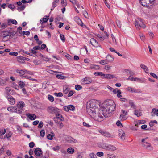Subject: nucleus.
<instances>
[{
    "mask_svg": "<svg viewBox=\"0 0 158 158\" xmlns=\"http://www.w3.org/2000/svg\"><path fill=\"white\" fill-rule=\"evenodd\" d=\"M99 106V102L98 101L95 99L91 100L87 104V112L92 118L99 117L102 118L103 116L100 114V110L98 112L99 113H97L98 110V107Z\"/></svg>",
    "mask_w": 158,
    "mask_h": 158,
    "instance_id": "f257e3e1",
    "label": "nucleus"
},
{
    "mask_svg": "<svg viewBox=\"0 0 158 158\" xmlns=\"http://www.w3.org/2000/svg\"><path fill=\"white\" fill-rule=\"evenodd\" d=\"M116 105L114 102L112 100H109L105 102L103 104L101 110H99V113H102L103 116H105L114 110Z\"/></svg>",
    "mask_w": 158,
    "mask_h": 158,
    "instance_id": "f03ea898",
    "label": "nucleus"
},
{
    "mask_svg": "<svg viewBox=\"0 0 158 158\" xmlns=\"http://www.w3.org/2000/svg\"><path fill=\"white\" fill-rule=\"evenodd\" d=\"M90 43L91 44L96 48L95 51L98 52L102 51L103 50L102 48L97 42V40L94 38H92L90 40Z\"/></svg>",
    "mask_w": 158,
    "mask_h": 158,
    "instance_id": "7ed1b4c3",
    "label": "nucleus"
},
{
    "mask_svg": "<svg viewBox=\"0 0 158 158\" xmlns=\"http://www.w3.org/2000/svg\"><path fill=\"white\" fill-rule=\"evenodd\" d=\"M25 104L23 101H19L16 104L17 109L18 110L17 113L21 114L23 110V108L25 107Z\"/></svg>",
    "mask_w": 158,
    "mask_h": 158,
    "instance_id": "20e7f679",
    "label": "nucleus"
},
{
    "mask_svg": "<svg viewBox=\"0 0 158 158\" xmlns=\"http://www.w3.org/2000/svg\"><path fill=\"white\" fill-rule=\"evenodd\" d=\"M34 152L35 155L37 156V158L40 157V156L42 155L43 153L41 149L39 148H36L34 150Z\"/></svg>",
    "mask_w": 158,
    "mask_h": 158,
    "instance_id": "39448f33",
    "label": "nucleus"
},
{
    "mask_svg": "<svg viewBox=\"0 0 158 158\" xmlns=\"http://www.w3.org/2000/svg\"><path fill=\"white\" fill-rule=\"evenodd\" d=\"M92 81L91 78L86 77L82 80L81 83L82 84L84 85L88 84L92 82Z\"/></svg>",
    "mask_w": 158,
    "mask_h": 158,
    "instance_id": "423d86ee",
    "label": "nucleus"
},
{
    "mask_svg": "<svg viewBox=\"0 0 158 158\" xmlns=\"http://www.w3.org/2000/svg\"><path fill=\"white\" fill-rule=\"evenodd\" d=\"M127 91L131 93H140L141 92L140 90L139 89H135L132 88L130 87H128L126 88Z\"/></svg>",
    "mask_w": 158,
    "mask_h": 158,
    "instance_id": "0eeeda50",
    "label": "nucleus"
},
{
    "mask_svg": "<svg viewBox=\"0 0 158 158\" xmlns=\"http://www.w3.org/2000/svg\"><path fill=\"white\" fill-rule=\"evenodd\" d=\"M119 136L123 140L125 139V134L124 131L120 129L119 130Z\"/></svg>",
    "mask_w": 158,
    "mask_h": 158,
    "instance_id": "6e6552de",
    "label": "nucleus"
},
{
    "mask_svg": "<svg viewBox=\"0 0 158 158\" xmlns=\"http://www.w3.org/2000/svg\"><path fill=\"white\" fill-rule=\"evenodd\" d=\"M74 20L78 25H80L82 27L83 26H85L81 20L78 16H76L74 18Z\"/></svg>",
    "mask_w": 158,
    "mask_h": 158,
    "instance_id": "1a4fd4ad",
    "label": "nucleus"
},
{
    "mask_svg": "<svg viewBox=\"0 0 158 158\" xmlns=\"http://www.w3.org/2000/svg\"><path fill=\"white\" fill-rule=\"evenodd\" d=\"M143 146L147 148L148 149L150 150H152L153 149V148L151 146V144L146 142H144L142 144Z\"/></svg>",
    "mask_w": 158,
    "mask_h": 158,
    "instance_id": "9d476101",
    "label": "nucleus"
},
{
    "mask_svg": "<svg viewBox=\"0 0 158 158\" xmlns=\"http://www.w3.org/2000/svg\"><path fill=\"white\" fill-rule=\"evenodd\" d=\"M6 98L10 102L11 105H13L15 103V100L14 98L11 95H8L6 96Z\"/></svg>",
    "mask_w": 158,
    "mask_h": 158,
    "instance_id": "9b49d317",
    "label": "nucleus"
},
{
    "mask_svg": "<svg viewBox=\"0 0 158 158\" xmlns=\"http://www.w3.org/2000/svg\"><path fill=\"white\" fill-rule=\"evenodd\" d=\"M26 115L27 118H29L31 120H35L36 118V116L34 114H31L29 113H27Z\"/></svg>",
    "mask_w": 158,
    "mask_h": 158,
    "instance_id": "f8f14e48",
    "label": "nucleus"
},
{
    "mask_svg": "<svg viewBox=\"0 0 158 158\" xmlns=\"http://www.w3.org/2000/svg\"><path fill=\"white\" fill-rule=\"evenodd\" d=\"M48 111L49 112L52 113L57 114L58 110L56 108L53 107H51L48 108Z\"/></svg>",
    "mask_w": 158,
    "mask_h": 158,
    "instance_id": "ddd939ff",
    "label": "nucleus"
},
{
    "mask_svg": "<svg viewBox=\"0 0 158 158\" xmlns=\"http://www.w3.org/2000/svg\"><path fill=\"white\" fill-rule=\"evenodd\" d=\"M109 145V144L105 143H100L99 144V147L103 149L107 150L108 148Z\"/></svg>",
    "mask_w": 158,
    "mask_h": 158,
    "instance_id": "4468645a",
    "label": "nucleus"
},
{
    "mask_svg": "<svg viewBox=\"0 0 158 158\" xmlns=\"http://www.w3.org/2000/svg\"><path fill=\"white\" fill-rule=\"evenodd\" d=\"M7 110L11 112H16L17 113V110L16 108L14 106L9 107H8Z\"/></svg>",
    "mask_w": 158,
    "mask_h": 158,
    "instance_id": "2eb2a0df",
    "label": "nucleus"
},
{
    "mask_svg": "<svg viewBox=\"0 0 158 158\" xmlns=\"http://www.w3.org/2000/svg\"><path fill=\"white\" fill-rule=\"evenodd\" d=\"M15 71L16 73H18L19 74V75L22 77L23 76H24V69L21 70L19 69H17L15 70Z\"/></svg>",
    "mask_w": 158,
    "mask_h": 158,
    "instance_id": "dca6fc26",
    "label": "nucleus"
},
{
    "mask_svg": "<svg viewBox=\"0 0 158 158\" xmlns=\"http://www.w3.org/2000/svg\"><path fill=\"white\" fill-rule=\"evenodd\" d=\"M3 39H6V41L10 39L11 37V35H9L7 33H4L3 34Z\"/></svg>",
    "mask_w": 158,
    "mask_h": 158,
    "instance_id": "f3484780",
    "label": "nucleus"
},
{
    "mask_svg": "<svg viewBox=\"0 0 158 158\" xmlns=\"http://www.w3.org/2000/svg\"><path fill=\"white\" fill-rule=\"evenodd\" d=\"M55 119H59L60 121H62L64 120V119L63 118L62 116L59 114H56V117L54 118V119L55 121Z\"/></svg>",
    "mask_w": 158,
    "mask_h": 158,
    "instance_id": "a211bd4d",
    "label": "nucleus"
},
{
    "mask_svg": "<svg viewBox=\"0 0 158 158\" xmlns=\"http://www.w3.org/2000/svg\"><path fill=\"white\" fill-rule=\"evenodd\" d=\"M90 68L92 69L98 70L99 69L100 67L98 65L92 64L90 65Z\"/></svg>",
    "mask_w": 158,
    "mask_h": 158,
    "instance_id": "6ab92c4d",
    "label": "nucleus"
},
{
    "mask_svg": "<svg viewBox=\"0 0 158 158\" xmlns=\"http://www.w3.org/2000/svg\"><path fill=\"white\" fill-rule=\"evenodd\" d=\"M116 149L117 148L115 147L114 145L109 144L108 148L107 150L114 151L116 150Z\"/></svg>",
    "mask_w": 158,
    "mask_h": 158,
    "instance_id": "aec40b11",
    "label": "nucleus"
},
{
    "mask_svg": "<svg viewBox=\"0 0 158 158\" xmlns=\"http://www.w3.org/2000/svg\"><path fill=\"white\" fill-rule=\"evenodd\" d=\"M12 23L13 24L16 25L17 24V21L15 20L14 19H9L8 21V25H10V23Z\"/></svg>",
    "mask_w": 158,
    "mask_h": 158,
    "instance_id": "412c9836",
    "label": "nucleus"
},
{
    "mask_svg": "<svg viewBox=\"0 0 158 158\" xmlns=\"http://www.w3.org/2000/svg\"><path fill=\"white\" fill-rule=\"evenodd\" d=\"M6 131L5 129H0V138L2 139L3 138V135H4L6 133Z\"/></svg>",
    "mask_w": 158,
    "mask_h": 158,
    "instance_id": "4be33fe9",
    "label": "nucleus"
},
{
    "mask_svg": "<svg viewBox=\"0 0 158 158\" xmlns=\"http://www.w3.org/2000/svg\"><path fill=\"white\" fill-rule=\"evenodd\" d=\"M48 19L47 18V16H45L43 18L41 19L40 20V23L42 24L44 22L45 23L46 22Z\"/></svg>",
    "mask_w": 158,
    "mask_h": 158,
    "instance_id": "5701e85b",
    "label": "nucleus"
},
{
    "mask_svg": "<svg viewBox=\"0 0 158 158\" xmlns=\"http://www.w3.org/2000/svg\"><path fill=\"white\" fill-rule=\"evenodd\" d=\"M106 60L107 62H108V63H109V62L113 61L114 59L111 56L108 55L106 58Z\"/></svg>",
    "mask_w": 158,
    "mask_h": 158,
    "instance_id": "b1692460",
    "label": "nucleus"
},
{
    "mask_svg": "<svg viewBox=\"0 0 158 158\" xmlns=\"http://www.w3.org/2000/svg\"><path fill=\"white\" fill-rule=\"evenodd\" d=\"M125 73L127 75L130 74V76H132L135 74V73L134 72L128 69H125Z\"/></svg>",
    "mask_w": 158,
    "mask_h": 158,
    "instance_id": "393cba45",
    "label": "nucleus"
},
{
    "mask_svg": "<svg viewBox=\"0 0 158 158\" xmlns=\"http://www.w3.org/2000/svg\"><path fill=\"white\" fill-rule=\"evenodd\" d=\"M134 23L136 28L139 29L140 27H141V23H140L139 21H138L136 20L135 21Z\"/></svg>",
    "mask_w": 158,
    "mask_h": 158,
    "instance_id": "a878e982",
    "label": "nucleus"
},
{
    "mask_svg": "<svg viewBox=\"0 0 158 158\" xmlns=\"http://www.w3.org/2000/svg\"><path fill=\"white\" fill-rule=\"evenodd\" d=\"M134 114L138 117H139L142 115L141 113L136 109L134 111Z\"/></svg>",
    "mask_w": 158,
    "mask_h": 158,
    "instance_id": "bb28decb",
    "label": "nucleus"
},
{
    "mask_svg": "<svg viewBox=\"0 0 158 158\" xmlns=\"http://www.w3.org/2000/svg\"><path fill=\"white\" fill-rule=\"evenodd\" d=\"M140 67L142 68L146 73H148L147 71H148V69L147 67L143 64H140Z\"/></svg>",
    "mask_w": 158,
    "mask_h": 158,
    "instance_id": "cd10ccee",
    "label": "nucleus"
},
{
    "mask_svg": "<svg viewBox=\"0 0 158 158\" xmlns=\"http://www.w3.org/2000/svg\"><path fill=\"white\" fill-rule=\"evenodd\" d=\"M129 104L131 106V107L133 108L134 109H136V106L135 105L134 103L131 100H130L129 101Z\"/></svg>",
    "mask_w": 158,
    "mask_h": 158,
    "instance_id": "c85d7f7f",
    "label": "nucleus"
},
{
    "mask_svg": "<svg viewBox=\"0 0 158 158\" xmlns=\"http://www.w3.org/2000/svg\"><path fill=\"white\" fill-rule=\"evenodd\" d=\"M26 7V6L24 5H23L22 6L19 7L17 8V10L19 11H21L23 10Z\"/></svg>",
    "mask_w": 158,
    "mask_h": 158,
    "instance_id": "c756f323",
    "label": "nucleus"
},
{
    "mask_svg": "<svg viewBox=\"0 0 158 158\" xmlns=\"http://www.w3.org/2000/svg\"><path fill=\"white\" fill-rule=\"evenodd\" d=\"M18 84L20 87L21 88H23L25 86V83L23 81H19L18 82Z\"/></svg>",
    "mask_w": 158,
    "mask_h": 158,
    "instance_id": "7c9ffc66",
    "label": "nucleus"
},
{
    "mask_svg": "<svg viewBox=\"0 0 158 158\" xmlns=\"http://www.w3.org/2000/svg\"><path fill=\"white\" fill-rule=\"evenodd\" d=\"M67 152L69 154H73L74 152V149L72 148H69L67 149Z\"/></svg>",
    "mask_w": 158,
    "mask_h": 158,
    "instance_id": "2f4dec72",
    "label": "nucleus"
},
{
    "mask_svg": "<svg viewBox=\"0 0 158 158\" xmlns=\"http://www.w3.org/2000/svg\"><path fill=\"white\" fill-rule=\"evenodd\" d=\"M70 90V88L66 87L64 86L63 88V92L65 94H67Z\"/></svg>",
    "mask_w": 158,
    "mask_h": 158,
    "instance_id": "473e14b6",
    "label": "nucleus"
},
{
    "mask_svg": "<svg viewBox=\"0 0 158 158\" xmlns=\"http://www.w3.org/2000/svg\"><path fill=\"white\" fill-rule=\"evenodd\" d=\"M6 82L2 78H0V85H6Z\"/></svg>",
    "mask_w": 158,
    "mask_h": 158,
    "instance_id": "72a5a7b5",
    "label": "nucleus"
},
{
    "mask_svg": "<svg viewBox=\"0 0 158 158\" xmlns=\"http://www.w3.org/2000/svg\"><path fill=\"white\" fill-rule=\"evenodd\" d=\"M51 133L52 134V135L51 134H48L47 135V138L48 139L50 140H52L53 139V137L55 135L53 133H52L51 132Z\"/></svg>",
    "mask_w": 158,
    "mask_h": 158,
    "instance_id": "f704fd0d",
    "label": "nucleus"
},
{
    "mask_svg": "<svg viewBox=\"0 0 158 158\" xmlns=\"http://www.w3.org/2000/svg\"><path fill=\"white\" fill-rule=\"evenodd\" d=\"M82 88V87L81 85H75V89L77 90H80Z\"/></svg>",
    "mask_w": 158,
    "mask_h": 158,
    "instance_id": "c9c22d12",
    "label": "nucleus"
},
{
    "mask_svg": "<svg viewBox=\"0 0 158 158\" xmlns=\"http://www.w3.org/2000/svg\"><path fill=\"white\" fill-rule=\"evenodd\" d=\"M23 78L27 79H28L30 80H31L33 81H35L36 80L35 79L32 78L27 75H24V76H23Z\"/></svg>",
    "mask_w": 158,
    "mask_h": 158,
    "instance_id": "e433bc0d",
    "label": "nucleus"
},
{
    "mask_svg": "<svg viewBox=\"0 0 158 158\" xmlns=\"http://www.w3.org/2000/svg\"><path fill=\"white\" fill-rule=\"evenodd\" d=\"M61 4L63 7H65L67 3L66 0H61Z\"/></svg>",
    "mask_w": 158,
    "mask_h": 158,
    "instance_id": "4c0bfd02",
    "label": "nucleus"
},
{
    "mask_svg": "<svg viewBox=\"0 0 158 158\" xmlns=\"http://www.w3.org/2000/svg\"><path fill=\"white\" fill-rule=\"evenodd\" d=\"M69 110L71 111H74L75 110V108L74 106L73 105H69L68 106Z\"/></svg>",
    "mask_w": 158,
    "mask_h": 158,
    "instance_id": "58836bf2",
    "label": "nucleus"
},
{
    "mask_svg": "<svg viewBox=\"0 0 158 158\" xmlns=\"http://www.w3.org/2000/svg\"><path fill=\"white\" fill-rule=\"evenodd\" d=\"M152 112H153L154 115H156L158 116V109L157 110L156 108H153L152 110Z\"/></svg>",
    "mask_w": 158,
    "mask_h": 158,
    "instance_id": "ea45409f",
    "label": "nucleus"
},
{
    "mask_svg": "<svg viewBox=\"0 0 158 158\" xmlns=\"http://www.w3.org/2000/svg\"><path fill=\"white\" fill-rule=\"evenodd\" d=\"M120 119L121 121H123L126 120L127 119V118L125 116V115L121 114L120 116Z\"/></svg>",
    "mask_w": 158,
    "mask_h": 158,
    "instance_id": "a19ab883",
    "label": "nucleus"
},
{
    "mask_svg": "<svg viewBox=\"0 0 158 158\" xmlns=\"http://www.w3.org/2000/svg\"><path fill=\"white\" fill-rule=\"evenodd\" d=\"M48 99L51 102H53L54 101V98L53 96L50 95H48Z\"/></svg>",
    "mask_w": 158,
    "mask_h": 158,
    "instance_id": "79ce46f5",
    "label": "nucleus"
},
{
    "mask_svg": "<svg viewBox=\"0 0 158 158\" xmlns=\"http://www.w3.org/2000/svg\"><path fill=\"white\" fill-rule=\"evenodd\" d=\"M145 123V121L144 120H139L138 122V123L135 125V126H138V124H143Z\"/></svg>",
    "mask_w": 158,
    "mask_h": 158,
    "instance_id": "37998d69",
    "label": "nucleus"
},
{
    "mask_svg": "<svg viewBox=\"0 0 158 158\" xmlns=\"http://www.w3.org/2000/svg\"><path fill=\"white\" fill-rule=\"evenodd\" d=\"M104 136H105L107 137H110V138H112V136L110 134V133L108 132H106L105 135H104Z\"/></svg>",
    "mask_w": 158,
    "mask_h": 158,
    "instance_id": "c03bdc74",
    "label": "nucleus"
},
{
    "mask_svg": "<svg viewBox=\"0 0 158 158\" xmlns=\"http://www.w3.org/2000/svg\"><path fill=\"white\" fill-rule=\"evenodd\" d=\"M57 3H56V2H53L52 3V8H51V11H52L53 10V9L56 7L57 6Z\"/></svg>",
    "mask_w": 158,
    "mask_h": 158,
    "instance_id": "a18cd8bd",
    "label": "nucleus"
},
{
    "mask_svg": "<svg viewBox=\"0 0 158 158\" xmlns=\"http://www.w3.org/2000/svg\"><path fill=\"white\" fill-rule=\"evenodd\" d=\"M5 91L6 94H9V92L11 91L10 88L9 87H7L5 89Z\"/></svg>",
    "mask_w": 158,
    "mask_h": 158,
    "instance_id": "49530a36",
    "label": "nucleus"
},
{
    "mask_svg": "<svg viewBox=\"0 0 158 158\" xmlns=\"http://www.w3.org/2000/svg\"><path fill=\"white\" fill-rule=\"evenodd\" d=\"M54 94L57 97H62L63 96V94L61 92H59L58 93H55Z\"/></svg>",
    "mask_w": 158,
    "mask_h": 158,
    "instance_id": "de8ad7c7",
    "label": "nucleus"
},
{
    "mask_svg": "<svg viewBox=\"0 0 158 158\" xmlns=\"http://www.w3.org/2000/svg\"><path fill=\"white\" fill-rule=\"evenodd\" d=\"M103 74L102 72H96L94 73V75L95 76L101 75L103 76Z\"/></svg>",
    "mask_w": 158,
    "mask_h": 158,
    "instance_id": "09e8293b",
    "label": "nucleus"
},
{
    "mask_svg": "<svg viewBox=\"0 0 158 158\" xmlns=\"http://www.w3.org/2000/svg\"><path fill=\"white\" fill-rule=\"evenodd\" d=\"M99 63L102 64V65H104L105 64H108V63L106 60H102L99 62Z\"/></svg>",
    "mask_w": 158,
    "mask_h": 158,
    "instance_id": "8fccbe9b",
    "label": "nucleus"
},
{
    "mask_svg": "<svg viewBox=\"0 0 158 158\" xmlns=\"http://www.w3.org/2000/svg\"><path fill=\"white\" fill-rule=\"evenodd\" d=\"M47 71L48 73H50V74H53L54 73H57L58 72L57 71L52 70H50V69H48Z\"/></svg>",
    "mask_w": 158,
    "mask_h": 158,
    "instance_id": "3c124183",
    "label": "nucleus"
},
{
    "mask_svg": "<svg viewBox=\"0 0 158 158\" xmlns=\"http://www.w3.org/2000/svg\"><path fill=\"white\" fill-rule=\"evenodd\" d=\"M116 23L117 26L119 28H120L121 27V24L120 22L118 20H117L116 21Z\"/></svg>",
    "mask_w": 158,
    "mask_h": 158,
    "instance_id": "603ef678",
    "label": "nucleus"
},
{
    "mask_svg": "<svg viewBox=\"0 0 158 158\" xmlns=\"http://www.w3.org/2000/svg\"><path fill=\"white\" fill-rule=\"evenodd\" d=\"M60 37L61 40L63 42H64L65 41V39L64 36V35L60 34Z\"/></svg>",
    "mask_w": 158,
    "mask_h": 158,
    "instance_id": "864d4df0",
    "label": "nucleus"
},
{
    "mask_svg": "<svg viewBox=\"0 0 158 158\" xmlns=\"http://www.w3.org/2000/svg\"><path fill=\"white\" fill-rule=\"evenodd\" d=\"M40 135L42 137L44 136L45 134V131L44 130H42L40 132Z\"/></svg>",
    "mask_w": 158,
    "mask_h": 158,
    "instance_id": "5fc2aeb1",
    "label": "nucleus"
},
{
    "mask_svg": "<svg viewBox=\"0 0 158 158\" xmlns=\"http://www.w3.org/2000/svg\"><path fill=\"white\" fill-rule=\"evenodd\" d=\"M52 149L54 151H56L59 150L60 149V147L59 146H57L53 147Z\"/></svg>",
    "mask_w": 158,
    "mask_h": 158,
    "instance_id": "6e6d98bb",
    "label": "nucleus"
},
{
    "mask_svg": "<svg viewBox=\"0 0 158 158\" xmlns=\"http://www.w3.org/2000/svg\"><path fill=\"white\" fill-rule=\"evenodd\" d=\"M89 156L90 158H96L97 157L96 155L93 153L90 154Z\"/></svg>",
    "mask_w": 158,
    "mask_h": 158,
    "instance_id": "4d7b16f0",
    "label": "nucleus"
},
{
    "mask_svg": "<svg viewBox=\"0 0 158 158\" xmlns=\"http://www.w3.org/2000/svg\"><path fill=\"white\" fill-rule=\"evenodd\" d=\"M103 153L102 152H98L97 153V155L99 157H101L103 156Z\"/></svg>",
    "mask_w": 158,
    "mask_h": 158,
    "instance_id": "13d9d810",
    "label": "nucleus"
},
{
    "mask_svg": "<svg viewBox=\"0 0 158 158\" xmlns=\"http://www.w3.org/2000/svg\"><path fill=\"white\" fill-rule=\"evenodd\" d=\"M107 156L110 158H115L116 157L115 155L113 154H107Z\"/></svg>",
    "mask_w": 158,
    "mask_h": 158,
    "instance_id": "bf43d9fd",
    "label": "nucleus"
},
{
    "mask_svg": "<svg viewBox=\"0 0 158 158\" xmlns=\"http://www.w3.org/2000/svg\"><path fill=\"white\" fill-rule=\"evenodd\" d=\"M24 74H30L31 75H33V73H32L30 71H27L25 69H24Z\"/></svg>",
    "mask_w": 158,
    "mask_h": 158,
    "instance_id": "052dcab7",
    "label": "nucleus"
},
{
    "mask_svg": "<svg viewBox=\"0 0 158 158\" xmlns=\"http://www.w3.org/2000/svg\"><path fill=\"white\" fill-rule=\"evenodd\" d=\"M121 92L120 90H118V93L117 94V97L118 98H120L122 97L121 95Z\"/></svg>",
    "mask_w": 158,
    "mask_h": 158,
    "instance_id": "680f3d73",
    "label": "nucleus"
},
{
    "mask_svg": "<svg viewBox=\"0 0 158 158\" xmlns=\"http://www.w3.org/2000/svg\"><path fill=\"white\" fill-rule=\"evenodd\" d=\"M8 25L6 23H3L1 25V27L2 29L5 28Z\"/></svg>",
    "mask_w": 158,
    "mask_h": 158,
    "instance_id": "e2e57ef3",
    "label": "nucleus"
},
{
    "mask_svg": "<svg viewBox=\"0 0 158 158\" xmlns=\"http://www.w3.org/2000/svg\"><path fill=\"white\" fill-rule=\"evenodd\" d=\"M58 124H59V126L60 129H61L63 127V124L61 122L59 121L58 122Z\"/></svg>",
    "mask_w": 158,
    "mask_h": 158,
    "instance_id": "0e129e2a",
    "label": "nucleus"
},
{
    "mask_svg": "<svg viewBox=\"0 0 158 158\" xmlns=\"http://www.w3.org/2000/svg\"><path fill=\"white\" fill-rule=\"evenodd\" d=\"M43 126V123L41 121L39 124L38 126V128H42Z\"/></svg>",
    "mask_w": 158,
    "mask_h": 158,
    "instance_id": "69168bd1",
    "label": "nucleus"
},
{
    "mask_svg": "<svg viewBox=\"0 0 158 158\" xmlns=\"http://www.w3.org/2000/svg\"><path fill=\"white\" fill-rule=\"evenodd\" d=\"M116 124L117 126H120V127H122V125L121 124L120 121L119 120H118L117 121L116 123Z\"/></svg>",
    "mask_w": 158,
    "mask_h": 158,
    "instance_id": "338daca9",
    "label": "nucleus"
},
{
    "mask_svg": "<svg viewBox=\"0 0 158 158\" xmlns=\"http://www.w3.org/2000/svg\"><path fill=\"white\" fill-rule=\"evenodd\" d=\"M34 143L33 142H31L29 143V147L30 148H32L34 147Z\"/></svg>",
    "mask_w": 158,
    "mask_h": 158,
    "instance_id": "774afa93",
    "label": "nucleus"
}]
</instances>
